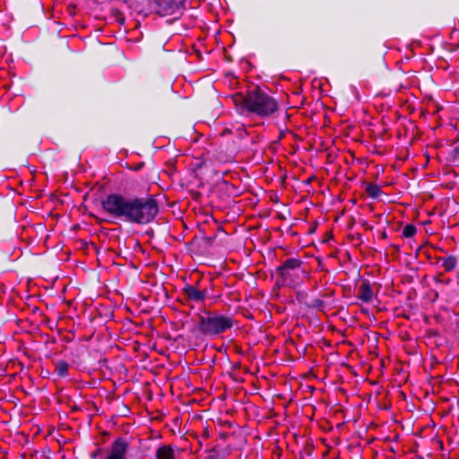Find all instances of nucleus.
<instances>
[{"mask_svg":"<svg viewBox=\"0 0 459 459\" xmlns=\"http://www.w3.org/2000/svg\"><path fill=\"white\" fill-rule=\"evenodd\" d=\"M101 207L112 218L139 225L150 223L159 212L158 201L152 195L128 198L110 194L101 201Z\"/></svg>","mask_w":459,"mask_h":459,"instance_id":"nucleus-1","label":"nucleus"},{"mask_svg":"<svg viewBox=\"0 0 459 459\" xmlns=\"http://www.w3.org/2000/svg\"><path fill=\"white\" fill-rule=\"evenodd\" d=\"M232 100L237 108L261 117H270L278 110L276 100L258 86L249 89L246 94L238 92L232 95Z\"/></svg>","mask_w":459,"mask_h":459,"instance_id":"nucleus-2","label":"nucleus"},{"mask_svg":"<svg viewBox=\"0 0 459 459\" xmlns=\"http://www.w3.org/2000/svg\"><path fill=\"white\" fill-rule=\"evenodd\" d=\"M276 274L282 284L297 286L308 277L309 273L302 260L290 257L276 268Z\"/></svg>","mask_w":459,"mask_h":459,"instance_id":"nucleus-3","label":"nucleus"},{"mask_svg":"<svg viewBox=\"0 0 459 459\" xmlns=\"http://www.w3.org/2000/svg\"><path fill=\"white\" fill-rule=\"evenodd\" d=\"M233 318L221 314L205 310L204 315L198 316V330L208 336L220 335L232 328Z\"/></svg>","mask_w":459,"mask_h":459,"instance_id":"nucleus-4","label":"nucleus"},{"mask_svg":"<svg viewBox=\"0 0 459 459\" xmlns=\"http://www.w3.org/2000/svg\"><path fill=\"white\" fill-rule=\"evenodd\" d=\"M186 0H152V10L160 16L181 13Z\"/></svg>","mask_w":459,"mask_h":459,"instance_id":"nucleus-5","label":"nucleus"},{"mask_svg":"<svg viewBox=\"0 0 459 459\" xmlns=\"http://www.w3.org/2000/svg\"><path fill=\"white\" fill-rule=\"evenodd\" d=\"M128 448L129 443L127 440L123 437H119L112 443L106 459H127Z\"/></svg>","mask_w":459,"mask_h":459,"instance_id":"nucleus-6","label":"nucleus"},{"mask_svg":"<svg viewBox=\"0 0 459 459\" xmlns=\"http://www.w3.org/2000/svg\"><path fill=\"white\" fill-rule=\"evenodd\" d=\"M182 295L185 299V302H195V303H203L206 297L207 291L205 290H199L194 285L186 284L182 289Z\"/></svg>","mask_w":459,"mask_h":459,"instance_id":"nucleus-7","label":"nucleus"},{"mask_svg":"<svg viewBox=\"0 0 459 459\" xmlns=\"http://www.w3.org/2000/svg\"><path fill=\"white\" fill-rule=\"evenodd\" d=\"M374 296L372 286L368 280H363L358 288L357 298L364 303L372 301Z\"/></svg>","mask_w":459,"mask_h":459,"instance_id":"nucleus-8","label":"nucleus"},{"mask_svg":"<svg viewBox=\"0 0 459 459\" xmlns=\"http://www.w3.org/2000/svg\"><path fill=\"white\" fill-rule=\"evenodd\" d=\"M156 459H175V450L171 445H164L156 450Z\"/></svg>","mask_w":459,"mask_h":459,"instance_id":"nucleus-9","label":"nucleus"},{"mask_svg":"<svg viewBox=\"0 0 459 459\" xmlns=\"http://www.w3.org/2000/svg\"><path fill=\"white\" fill-rule=\"evenodd\" d=\"M438 261H442V266L444 267L446 272L453 271L457 264V259L454 255H450L447 257H439Z\"/></svg>","mask_w":459,"mask_h":459,"instance_id":"nucleus-10","label":"nucleus"},{"mask_svg":"<svg viewBox=\"0 0 459 459\" xmlns=\"http://www.w3.org/2000/svg\"><path fill=\"white\" fill-rule=\"evenodd\" d=\"M365 191L371 198H377L382 193L380 186L376 183H367Z\"/></svg>","mask_w":459,"mask_h":459,"instance_id":"nucleus-11","label":"nucleus"},{"mask_svg":"<svg viewBox=\"0 0 459 459\" xmlns=\"http://www.w3.org/2000/svg\"><path fill=\"white\" fill-rule=\"evenodd\" d=\"M69 364L65 360H58L55 363V371L56 374L65 377L68 375Z\"/></svg>","mask_w":459,"mask_h":459,"instance_id":"nucleus-12","label":"nucleus"},{"mask_svg":"<svg viewBox=\"0 0 459 459\" xmlns=\"http://www.w3.org/2000/svg\"><path fill=\"white\" fill-rule=\"evenodd\" d=\"M417 232V229L413 224H407L403 230V237L412 238Z\"/></svg>","mask_w":459,"mask_h":459,"instance_id":"nucleus-13","label":"nucleus"},{"mask_svg":"<svg viewBox=\"0 0 459 459\" xmlns=\"http://www.w3.org/2000/svg\"><path fill=\"white\" fill-rule=\"evenodd\" d=\"M434 281L439 285H448L451 282V280L449 278L444 277L443 273H438L434 277Z\"/></svg>","mask_w":459,"mask_h":459,"instance_id":"nucleus-14","label":"nucleus"},{"mask_svg":"<svg viewBox=\"0 0 459 459\" xmlns=\"http://www.w3.org/2000/svg\"><path fill=\"white\" fill-rule=\"evenodd\" d=\"M207 455L204 459H218L219 452L215 448H212L206 451Z\"/></svg>","mask_w":459,"mask_h":459,"instance_id":"nucleus-15","label":"nucleus"},{"mask_svg":"<svg viewBox=\"0 0 459 459\" xmlns=\"http://www.w3.org/2000/svg\"><path fill=\"white\" fill-rule=\"evenodd\" d=\"M314 308H317L319 310H322L325 307V302L322 299H316L312 301L311 306Z\"/></svg>","mask_w":459,"mask_h":459,"instance_id":"nucleus-16","label":"nucleus"},{"mask_svg":"<svg viewBox=\"0 0 459 459\" xmlns=\"http://www.w3.org/2000/svg\"><path fill=\"white\" fill-rule=\"evenodd\" d=\"M102 448H98L97 450H95L94 452H92L91 454V458H97L101 453H102Z\"/></svg>","mask_w":459,"mask_h":459,"instance_id":"nucleus-17","label":"nucleus"},{"mask_svg":"<svg viewBox=\"0 0 459 459\" xmlns=\"http://www.w3.org/2000/svg\"><path fill=\"white\" fill-rule=\"evenodd\" d=\"M116 13L117 14V21L119 23L123 24V23L125 22V18H124V17H121V15H122V14H121V13H120L119 11H117H117H116Z\"/></svg>","mask_w":459,"mask_h":459,"instance_id":"nucleus-18","label":"nucleus"},{"mask_svg":"<svg viewBox=\"0 0 459 459\" xmlns=\"http://www.w3.org/2000/svg\"><path fill=\"white\" fill-rule=\"evenodd\" d=\"M143 166H144V164L143 162L142 163H138V164L135 165L134 169L135 170H140Z\"/></svg>","mask_w":459,"mask_h":459,"instance_id":"nucleus-19","label":"nucleus"},{"mask_svg":"<svg viewBox=\"0 0 459 459\" xmlns=\"http://www.w3.org/2000/svg\"><path fill=\"white\" fill-rule=\"evenodd\" d=\"M438 299V291L435 290L434 291V299Z\"/></svg>","mask_w":459,"mask_h":459,"instance_id":"nucleus-20","label":"nucleus"},{"mask_svg":"<svg viewBox=\"0 0 459 459\" xmlns=\"http://www.w3.org/2000/svg\"><path fill=\"white\" fill-rule=\"evenodd\" d=\"M204 436L205 437H208L209 434H208V430H207V429H206V430H204Z\"/></svg>","mask_w":459,"mask_h":459,"instance_id":"nucleus-21","label":"nucleus"},{"mask_svg":"<svg viewBox=\"0 0 459 459\" xmlns=\"http://www.w3.org/2000/svg\"><path fill=\"white\" fill-rule=\"evenodd\" d=\"M455 152H456L457 153H459V149H457V148H456V149H455Z\"/></svg>","mask_w":459,"mask_h":459,"instance_id":"nucleus-22","label":"nucleus"}]
</instances>
